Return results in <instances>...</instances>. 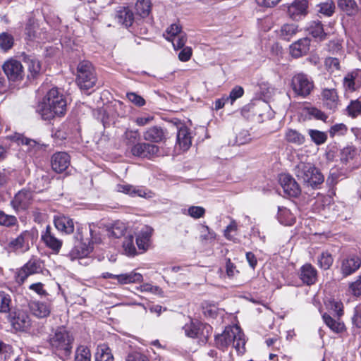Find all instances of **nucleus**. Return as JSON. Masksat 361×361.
<instances>
[{"label": "nucleus", "instance_id": "obj_1", "mask_svg": "<svg viewBox=\"0 0 361 361\" xmlns=\"http://www.w3.org/2000/svg\"><path fill=\"white\" fill-rule=\"evenodd\" d=\"M66 99L56 87L49 90L37 106V112L43 120L62 116L66 114Z\"/></svg>", "mask_w": 361, "mask_h": 361}, {"label": "nucleus", "instance_id": "obj_2", "mask_svg": "<svg viewBox=\"0 0 361 361\" xmlns=\"http://www.w3.org/2000/svg\"><path fill=\"white\" fill-rule=\"evenodd\" d=\"M215 343L216 347L222 350L232 344L238 355L245 352V336L237 325L226 326L222 334L216 336Z\"/></svg>", "mask_w": 361, "mask_h": 361}, {"label": "nucleus", "instance_id": "obj_3", "mask_svg": "<svg viewBox=\"0 0 361 361\" xmlns=\"http://www.w3.org/2000/svg\"><path fill=\"white\" fill-rule=\"evenodd\" d=\"M73 341L72 333L64 326L57 328L49 340L52 350L63 360L70 357Z\"/></svg>", "mask_w": 361, "mask_h": 361}, {"label": "nucleus", "instance_id": "obj_4", "mask_svg": "<svg viewBox=\"0 0 361 361\" xmlns=\"http://www.w3.org/2000/svg\"><path fill=\"white\" fill-rule=\"evenodd\" d=\"M294 173L300 180L312 188H317L324 180L323 174L311 163H299L294 169Z\"/></svg>", "mask_w": 361, "mask_h": 361}, {"label": "nucleus", "instance_id": "obj_5", "mask_svg": "<svg viewBox=\"0 0 361 361\" xmlns=\"http://www.w3.org/2000/svg\"><path fill=\"white\" fill-rule=\"evenodd\" d=\"M77 71L76 82L80 89L88 90L94 86L97 78L94 68L90 61L80 62Z\"/></svg>", "mask_w": 361, "mask_h": 361}, {"label": "nucleus", "instance_id": "obj_6", "mask_svg": "<svg viewBox=\"0 0 361 361\" xmlns=\"http://www.w3.org/2000/svg\"><path fill=\"white\" fill-rule=\"evenodd\" d=\"M291 87L296 95L305 98L312 91L314 82L307 75L299 73L292 78Z\"/></svg>", "mask_w": 361, "mask_h": 361}, {"label": "nucleus", "instance_id": "obj_7", "mask_svg": "<svg viewBox=\"0 0 361 361\" xmlns=\"http://www.w3.org/2000/svg\"><path fill=\"white\" fill-rule=\"evenodd\" d=\"M42 262L38 258H31L16 274V281L22 284L31 275L42 272Z\"/></svg>", "mask_w": 361, "mask_h": 361}, {"label": "nucleus", "instance_id": "obj_8", "mask_svg": "<svg viewBox=\"0 0 361 361\" xmlns=\"http://www.w3.org/2000/svg\"><path fill=\"white\" fill-rule=\"evenodd\" d=\"M8 320L17 331H26L31 326V319L27 312L18 310L10 313Z\"/></svg>", "mask_w": 361, "mask_h": 361}, {"label": "nucleus", "instance_id": "obj_9", "mask_svg": "<svg viewBox=\"0 0 361 361\" xmlns=\"http://www.w3.org/2000/svg\"><path fill=\"white\" fill-rule=\"evenodd\" d=\"M3 70L11 81H20L25 75L23 65L16 59H10L6 61L3 65Z\"/></svg>", "mask_w": 361, "mask_h": 361}, {"label": "nucleus", "instance_id": "obj_10", "mask_svg": "<svg viewBox=\"0 0 361 361\" xmlns=\"http://www.w3.org/2000/svg\"><path fill=\"white\" fill-rule=\"evenodd\" d=\"M307 0H294L287 6V14L293 20H300L307 14Z\"/></svg>", "mask_w": 361, "mask_h": 361}, {"label": "nucleus", "instance_id": "obj_11", "mask_svg": "<svg viewBox=\"0 0 361 361\" xmlns=\"http://www.w3.org/2000/svg\"><path fill=\"white\" fill-rule=\"evenodd\" d=\"M279 183L285 195L297 197L300 194L299 185L289 174H281L279 177Z\"/></svg>", "mask_w": 361, "mask_h": 361}, {"label": "nucleus", "instance_id": "obj_12", "mask_svg": "<svg viewBox=\"0 0 361 361\" xmlns=\"http://www.w3.org/2000/svg\"><path fill=\"white\" fill-rule=\"evenodd\" d=\"M32 198V192L30 190L23 189L15 195L11 205L16 211L24 210L30 205Z\"/></svg>", "mask_w": 361, "mask_h": 361}, {"label": "nucleus", "instance_id": "obj_13", "mask_svg": "<svg viewBox=\"0 0 361 361\" xmlns=\"http://www.w3.org/2000/svg\"><path fill=\"white\" fill-rule=\"evenodd\" d=\"M361 259L355 255H349L341 260V272L343 276H348L360 269Z\"/></svg>", "mask_w": 361, "mask_h": 361}, {"label": "nucleus", "instance_id": "obj_14", "mask_svg": "<svg viewBox=\"0 0 361 361\" xmlns=\"http://www.w3.org/2000/svg\"><path fill=\"white\" fill-rule=\"evenodd\" d=\"M130 152L133 156L150 158L159 152V147L149 143L138 142L132 146Z\"/></svg>", "mask_w": 361, "mask_h": 361}, {"label": "nucleus", "instance_id": "obj_15", "mask_svg": "<svg viewBox=\"0 0 361 361\" xmlns=\"http://www.w3.org/2000/svg\"><path fill=\"white\" fill-rule=\"evenodd\" d=\"M31 239V233L27 231H25L17 238L11 240L8 243V247L15 251L25 252L30 249Z\"/></svg>", "mask_w": 361, "mask_h": 361}, {"label": "nucleus", "instance_id": "obj_16", "mask_svg": "<svg viewBox=\"0 0 361 361\" xmlns=\"http://www.w3.org/2000/svg\"><path fill=\"white\" fill-rule=\"evenodd\" d=\"M70 165V156L64 152L54 154L51 159V169L60 173L66 171Z\"/></svg>", "mask_w": 361, "mask_h": 361}, {"label": "nucleus", "instance_id": "obj_17", "mask_svg": "<svg viewBox=\"0 0 361 361\" xmlns=\"http://www.w3.org/2000/svg\"><path fill=\"white\" fill-rule=\"evenodd\" d=\"M299 278L303 283L311 286L317 280V271L311 264L306 263L300 269Z\"/></svg>", "mask_w": 361, "mask_h": 361}, {"label": "nucleus", "instance_id": "obj_18", "mask_svg": "<svg viewBox=\"0 0 361 361\" xmlns=\"http://www.w3.org/2000/svg\"><path fill=\"white\" fill-rule=\"evenodd\" d=\"M345 90L353 92L361 87V69H355L345 75L343 80Z\"/></svg>", "mask_w": 361, "mask_h": 361}, {"label": "nucleus", "instance_id": "obj_19", "mask_svg": "<svg viewBox=\"0 0 361 361\" xmlns=\"http://www.w3.org/2000/svg\"><path fill=\"white\" fill-rule=\"evenodd\" d=\"M51 230V227L47 226L41 235V239L54 252L58 253L61 248L62 240L56 238Z\"/></svg>", "mask_w": 361, "mask_h": 361}, {"label": "nucleus", "instance_id": "obj_20", "mask_svg": "<svg viewBox=\"0 0 361 361\" xmlns=\"http://www.w3.org/2000/svg\"><path fill=\"white\" fill-rule=\"evenodd\" d=\"M192 144V136L190 130L184 125L178 127L176 145L180 149L185 151L188 150Z\"/></svg>", "mask_w": 361, "mask_h": 361}, {"label": "nucleus", "instance_id": "obj_21", "mask_svg": "<svg viewBox=\"0 0 361 361\" xmlns=\"http://www.w3.org/2000/svg\"><path fill=\"white\" fill-rule=\"evenodd\" d=\"M322 97L327 109L335 111L338 108L339 99L336 89L324 88L322 92Z\"/></svg>", "mask_w": 361, "mask_h": 361}, {"label": "nucleus", "instance_id": "obj_22", "mask_svg": "<svg viewBox=\"0 0 361 361\" xmlns=\"http://www.w3.org/2000/svg\"><path fill=\"white\" fill-rule=\"evenodd\" d=\"M166 132L162 128L159 126H152L147 128L143 137L145 140L151 142H161L166 140Z\"/></svg>", "mask_w": 361, "mask_h": 361}, {"label": "nucleus", "instance_id": "obj_23", "mask_svg": "<svg viewBox=\"0 0 361 361\" xmlns=\"http://www.w3.org/2000/svg\"><path fill=\"white\" fill-rule=\"evenodd\" d=\"M54 223L56 228L65 234H71L74 231V223L72 219L63 215L54 217Z\"/></svg>", "mask_w": 361, "mask_h": 361}, {"label": "nucleus", "instance_id": "obj_24", "mask_svg": "<svg viewBox=\"0 0 361 361\" xmlns=\"http://www.w3.org/2000/svg\"><path fill=\"white\" fill-rule=\"evenodd\" d=\"M152 233L153 228L150 226H145L141 229L136 238L139 250L145 252L149 247Z\"/></svg>", "mask_w": 361, "mask_h": 361}, {"label": "nucleus", "instance_id": "obj_25", "mask_svg": "<svg viewBox=\"0 0 361 361\" xmlns=\"http://www.w3.org/2000/svg\"><path fill=\"white\" fill-rule=\"evenodd\" d=\"M92 250V247L90 245H87L85 243L80 240V242L75 245L68 255V257L71 260L83 258L87 257Z\"/></svg>", "mask_w": 361, "mask_h": 361}, {"label": "nucleus", "instance_id": "obj_26", "mask_svg": "<svg viewBox=\"0 0 361 361\" xmlns=\"http://www.w3.org/2000/svg\"><path fill=\"white\" fill-rule=\"evenodd\" d=\"M310 40L307 37L300 39L290 47V53L295 58L306 54L310 49Z\"/></svg>", "mask_w": 361, "mask_h": 361}, {"label": "nucleus", "instance_id": "obj_27", "mask_svg": "<svg viewBox=\"0 0 361 361\" xmlns=\"http://www.w3.org/2000/svg\"><path fill=\"white\" fill-rule=\"evenodd\" d=\"M306 30L310 35L319 41L324 40L327 35L323 25L318 20L310 22L306 27Z\"/></svg>", "mask_w": 361, "mask_h": 361}, {"label": "nucleus", "instance_id": "obj_28", "mask_svg": "<svg viewBox=\"0 0 361 361\" xmlns=\"http://www.w3.org/2000/svg\"><path fill=\"white\" fill-rule=\"evenodd\" d=\"M115 19L119 24L128 27L131 26L134 21V14L128 8L121 7L116 11Z\"/></svg>", "mask_w": 361, "mask_h": 361}, {"label": "nucleus", "instance_id": "obj_29", "mask_svg": "<svg viewBox=\"0 0 361 361\" xmlns=\"http://www.w3.org/2000/svg\"><path fill=\"white\" fill-rule=\"evenodd\" d=\"M29 307L33 315L38 318H44L49 315L51 309L47 302L33 301L29 304Z\"/></svg>", "mask_w": 361, "mask_h": 361}, {"label": "nucleus", "instance_id": "obj_30", "mask_svg": "<svg viewBox=\"0 0 361 361\" xmlns=\"http://www.w3.org/2000/svg\"><path fill=\"white\" fill-rule=\"evenodd\" d=\"M18 140L24 146L25 149H23V150L27 152L30 158L37 156L39 152L42 149V146L33 140L19 137Z\"/></svg>", "mask_w": 361, "mask_h": 361}, {"label": "nucleus", "instance_id": "obj_31", "mask_svg": "<svg viewBox=\"0 0 361 361\" xmlns=\"http://www.w3.org/2000/svg\"><path fill=\"white\" fill-rule=\"evenodd\" d=\"M204 324L198 320H190L183 326L186 336L192 338H197Z\"/></svg>", "mask_w": 361, "mask_h": 361}, {"label": "nucleus", "instance_id": "obj_32", "mask_svg": "<svg viewBox=\"0 0 361 361\" xmlns=\"http://www.w3.org/2000/svg\"><path fill=\"white\" fill-rule=\"evenodd\" d=\"M118 192H123L131 196H138L145 197L147 195L146 190L142 188H135L129 184H118L116 186Z\"/></svg>", "mask_w": 361, "mask_h": 361}, {"label": "nucleus", "instance_id": "obj_33", "mask_svg": "<svg viewBox=\"0 0 361 361\" xmlns=\"http://www.w3.org/2000/svg\"><path fill=\"white\" fill-rule=\"evenodd\" d=\"M284 137L288 142L295 145H302L305 142V135L299 131L292 128H288L286 130Z\"/></svg>", "mask_w": 361, "mask_h": 361}, {"label": "nucleus", "instance_id": "obj_34", "mask_svg": "<svg viewBox=\"0 0 361 361\" xmlns=\"http://www.w3.org/2000/svg\"><path fill=\"white\" fill-rule=\"evenodd\" d=\"M116 279L121 284H128L131 283H138L143 280V276L141 274L131 271L116 275Z\"/></svg>", "mask_w": 361, "mask_h": 361}, {"label": "nucleus", "instance_id": "obj_35", "mask_svg": "<svg viewBox=\"0 0 361 361\" xmlns=\"http://www.w3.org/2000/svg\"><path fill=\"white\" fill-rule=\"evenodd\" d=\"M24 61L27 66L28 71L32 77H36L41 71L39 61L35 56H25Z\"/></svg>", "mask_w": 361, "mask_h": 361}, {"label": "nucleus", "instance_id": "obj_36", "mask_svg": "<svg viewBox=\"0 0 361 361\" xmlns=\"http://www.w3.org/2000/svg\"><path fill=\"white\" fill-rule=\"evenodd\" d=\"M277 217L279 221L285 226H291L295 222V216L285 207H279Z\"/></svg>", "mask_w": 361, "mask_h": 361}, {"label": "nucleus", "instance_id": "obj_37", "mask_svg": "<svg viewBox=\"0 0 361 361\" xmlns=\"http://www.w3.org/2000/svg\"><path fill=\"white\" fill-rule=\"evenodd\" d=\"M338 5L349 16L355 15L358 11V6L355 0H338Z\"/></svg>", "mask_w": 361, "mask_h": 361}, {"label": "nucleus", "instance_id": "obj_38", "mask_svg": "<svg viewBox=\"0 0 361 361\" xmlns=\"http://www.w3.org/2000/svg\"><path fill=\"white\" fill-rule=\"evenodd\" d=\"M322 318L326 326L334 332L340 333L344 330L345 326L343 323L335 320L326 313L323 314Z\"/></svg>", "mask_w": 361, "mask_h": 361}, {"label": "nucleus", "instance_id": "obj_39", "mask_svg": "<svg viewBox=\"0 0 361 361\" xmlns=\"http://www.w3.org/2000/svg\"><path fill=\"white\" fill-rule=\"evenodd\" d=\"M11 306V295L5 291H0V312L10 314Z\"/></svg>", "mask_w": 361, "mask_h": 361}, {"label": "nucleus", "instance_id": "obj_40", "mask_svg": "<svg viewBox=\"0 0 361 361\" xmlns=\"http://www.w3.org/2000/svg\"><path fill=\"white\" fill-rule=\"evenodd\" d=\"M307 133L311 140L317 145H321L327 140V133L316 129H309Z\"/></svg>", "mask_w": 361, "mask_h": 361}, {"label": "nucleus", "instance_id": "obj_41", "mask_svg": "<svg viewBox=\"0 0 361 361\" xmlns=\"http://www.w3.org/2000/svg\"><path fill=\"white\" fill-rule=\"evenodd\" d=\"M95 360L114 361V357L111 354L110 348L105 345L99 346L95 355Z\"/></svg>", "mask_w": 361, "mask_h": 361}, {"label": "nucleus", "instance_id": "obj_42", "mask_svg": "<svg viewBox=\"0 0 361 361\" xmlns=\"http://www.w3.org/2000/svg\"><path fill=\"white\" fill-rule=\"evenodd\" d=\"M295 24H285L280 30V36L285 40H290L298 31Z\"/></svg>", "mask_w": 361, "mask_h": 361}, {"label": "nucleus", "instance_id": "obj_43", "mask_svg": "<svg viewBox=\"0 0 361 361\" xmlns=\"http://www.w3.org/2000/svg\"><path fill=\"white\" fill-rule=\"evenodd\" d=\"M126 231V226L123 222L116 221L112 226L107 230L108 235L113 238H120L124 235Z\"/></svg>", "mask_w": 361, "mask_h": 361}, {"label": "nucleus", "instance_id": "obj_44", "mask_svg": "<svg viewBox=\"0 0 361 361\" xmlns=\"http://www.w3.org/2000/svg\"><path fill=\"white\" fill-rule=\"evenodd\" d=\"M334 262L333 257L331 253L327 251L322 252L317 257V264L324 270L329 269Z\"/></svg>", "mask_w": 361, "mask_h": 361}, {"label": "nucleus", "instance_id": "obj_45", "mask_svg": "<svg viewBox=\"0 0 361 361\" xmlns=\"http://www.w3.org/2000/svg\"><path fill=\"white\" fill-rule=\"evenodd\" d=\"M135 9L139 16L142 18L147 17L151 11V3L149 0H137L135 4Z\"/></svg>", "mask_w": 361, "mask_h": 361}, {"label": "nucleus", "instance_id": "obj_46", "mask_svg": "<svg viewBox=\"0 0 361 361\" xmlns=\"http://www.w3.org/2000/svg\"><path fill=\"white\" fill-rule=\"evenodd\" d=\"M123 248L124 254L129 257H133L137 255L135 246L134 245V239L133 235H128L125 238L123 243Z\"/></svg>", "mask_w": 361, "mask_h": 361}, {"label": "nucleus", "instance_id": "obj_47", "mask_svg": "<svg viewBox=\"0 0 361 361\" xmlns=\"http://www.w3.org/2000/svg\"><path fill=\"white\" fill-rule=\"evenodd\" d=\"M75 361H91V353L89 348L84 345L78 346L75 351Z\"/></svg>", "mask_w": 361, "mask_h": 361}, {"label": "nucleus", "instance_id": "obj_48", "mask_svg": "<svg viewBox=\"0 0 361 361\" xmlns=\"http://www.w3.org/2000/svg\"><path fill=\"white\" fill-rule=\"evenodd\" d=\"M18 224L17 218L13 215H8L0 211V225L4 226H13Z\"/></svg>", "mask_w": 361, "mask_h": 361}, {"label": "nucleus", "instance_id": "obj_49", "mask_svg": "<svg viewBox=\"0 0 361 361\" xmlns=\"http://www.w3.org/2000/svg\"><path fill=\"white\" fill-rule=\"evenodd\" d=\"M13 45V37L11 35L3 32L0 35V48L4 51L10 49Z\"/></svg>", "mask_w": 361, "mask_h": 361}, {"label": "nucleus", "instance_id": "obj_50", "mask_svg": "<svg viewBox=\"0 0 361 361\" xmlns=\"http://www.w3.org/2000/svg\"><path fill=\"white\" fill-rule=\"evenodd\" d=\"M348 114L355 118L361 114V102L358 100H353L347 106Z\"/></svg>", "mask_w": 361, "mask_h": 361}, {"label": "nucleus", "instance_id": "obj_51", "mask_svg": "<svg viewBox=\"0 0 361 361\" xmlns=\"http://www.w3.org/2000/svg\"><path fill=\"white\" fill-rule=\"evenodd\" d=\"M169 41L171 42L174 49H180L184 47L185 44L186 43L187 41V37L186 35L184 32H183L178 35V36L169 38Z\"/></svg>", "mask_w": 361, "mask_h": 361}, {"label": "nucleus", "instance_id": "obj_52", "mask_svg": "<svg viewBox=\"0 0 361 361\" xmlns=\"http://www.w3.org/2000/svg\"><path fill=\"white\" fill-rule=\"evenodd\" d=\"M324 65L331 73L338 71L341 68L340 61L337 58L328 57L325 59Z\"/></svg>", "mask_w": 361, "mask_h": 361}, {"label": "nucleus", "instance_id": "obj_53", "mask_svg": "<svg viewBox=\"0 0 361 361\" xmlns=\"http://www.w3.org/2000/svg\"><path fill=\"white\" fill-rule=\"evenodd\" d=\"M357 154V151L354 147L348 146L343 148L341 153V159L343 162H348L353 159Z\"/></svg>", "mask_w": 361, "mask_h": 361}, {"label": "nucleus", "instance_id": "obj_54", "mask_svg": "<svg viewBox=\"0 0 361 361\" xmlns=\"http://www.w3.org/2000/svg\"><path fill=\"white\" fill-rule=\"evenodd\" d=\"M140 133L138 130L127 129L124 133L125 140L127 145H135V142L138 140Z\"/></svg>", "mask_w": 361, "mask_h": 361}, {"label": "nucleus", "instance_id": "obj_55", "mask_svg": "<svg viewBox=\"0 0 361 361\" xmlns=\"http://www.w3.org/2000/svg\"><path fill=\"white\" fill-rule=\"evenodd\" d=\"M319 9L318 11L326 16H331L334 12V4L332 1H328L324 3H322L319 5Z\"/></svg>", "mask_w": 361, "mask_h": 361}, {"label": "nucleus", "instance_id": "obj_56", "mask_svg": "<svg viewBox=\"0 0 361 361\" xmlns=\"http://www.w3.org/2000/svg\"><path fill=\"white\" fill-rule=\"evenodd\" d=\"M137 290L141 292H148L154 295H161L163 294L162 290L157 286H153L151 283H146L137 287Z\"/></svg>", "mask_w": 361, "mask_h": 361}, {"label": "nucleus", "instance_id": "obj_57", "mask_svg": "<svg viewBox=\"0 0 361 361\" xmlns=\"http://www.w3.org/2000/svg\"><path fill=\"white\" fill-rule=\"evenodd\" d=\"M238 229V225L235 220H232L230 224L224 230V236L229 240H235V235Z\"/></svg>", "mask_w": 361, "mask_h": 361}, {"label": "nucleus", "instance_id": "obj_58", "mask_svg": "<svg viewBox=\"0 0 361 361\" xmlns=\"http://www.w3.org/2000/svg\"><path fill=\"white\" fill-rule=\"evenodd\" d=\"M193 219H200L204 216L205 209L200 206H191L188 209V213Z\"/></svg>", "mask_w": 361, "mask_h": 361}, {"label": "nucleus", "instance_id": "obj_59", "mask_svg": "<svg viewBox=\"0 0 361 361\" xmlns=\"http://www.w3.org/2000/svg\"><path fill=\"white\" fill-rule=\"evenodd\" d=\"M347 127L343 123H337L331 127L329 134L331 137L343 135L347 132Z\"/></svg>", "mask_w": 361, "mask_h": 361}, {"label": "nucleus", "instance_id": "obj_60", "mask_svg": "<svg viewBox=\"0 0 361 361\" xmlns=\"http://www.w3.org/2000/svg\"><path fill=\"white\" fill-rule=\"evenodd\" d=\"M349 291L354 296L358 297L361 295V276H358L355 281L350 283Z\"/></svg>", "mask_w": 361, "mask_h": 361}, {"label": "nucleus", "instance_id": "obj_61", "mask_svg": "<svg viewBox=\"0 0 361 361\" xmlns=\"http://www.w3.org/2000/svg\"><path fill=\"white\" fill-rule=\"evenodd\" d=\"M307 112L308 115L314 117L317 120L326 121L328 118V116L323 111L315 107L307 108Z\"/></svg>", "mask_w": 361, "mask_h": 361}, {"label": "nucleus", "instance_id": "obj_62", "mask_svg": "<svg viewBox=\"0 0 361 361\" xmlns=\"http://www.w3.org/2000/svg\"><path fill=\"white\" fill-rule=\"evenodd\" d=\"M243 88L240 86H235L233 89H232L230 94L227 96L231 104H233L237 99L241 97L243 95Z\"/></svg>", "mask_w": 361, "mask_h": 361}, {"label": "nucleus", "instance_id": "obj_63", "mask_svg": "<svg viewBox=\"0 0 361 361\" xmlns=\"http://www.w3.org/2000/svg\"><path fill=\"white\" fill-rule=\"evenodd\" d=\"M128 99L137 106H142L145 104V100L140 95L135 92L127 93Z\"/></svg>", "mask_w": 361, "mask_h": 361}, {"label": "nucleus", "instance_id": "obj_64", "mask_svg": "<svg viewBox=\"0 0 361 361\" xmlns=\"http://www.w3.org/2000/svg\"><path fill=\"white\" fill-rule=\"evenodd\" d=\"M126 361H149L148 357L139 352L129 353L126 357Z\"/></svg>", "mask_w": 361, "mask_h": 361}]
</instances>
